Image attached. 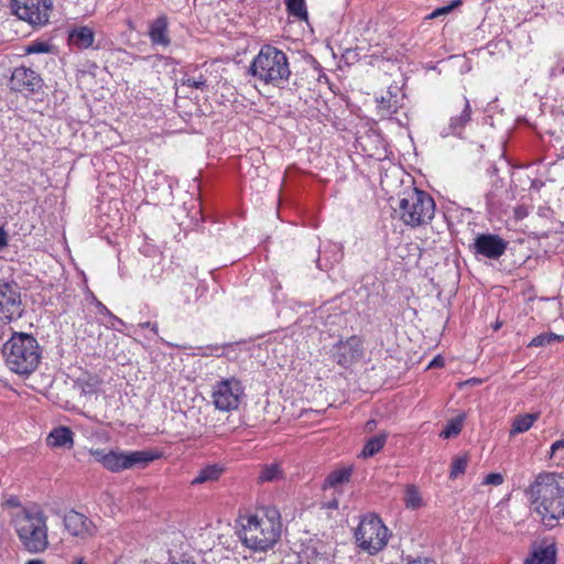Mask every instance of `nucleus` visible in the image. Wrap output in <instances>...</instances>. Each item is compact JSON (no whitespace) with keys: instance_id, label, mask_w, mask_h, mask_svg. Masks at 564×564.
Returning <instances> with one entry per match:
<instances>
[{"instance_id":"1","label":"nucleus","mask_w":564,"mask_h":564,"mask_svg":"<svg viewBox=\"0 0 564 564\" xmlns=\"http://www.w3.org/2000/svg\"><path fill=\"white\" fill-rule=\"evenodd\" d=\"M528 491L542 524L553 529L564 518V477L541 473Z\"/></svg>"},{"instance_id":"2","label":"nucleus","mask_w":564,"mask_h":564,"mask_svg":"<svg viewBox=\"0 0 564 564\" xmlns=\"http://www.w3.org/2000/svg\"><path fill=\"white\" fill-rule=\"evenodd\" d=\"M239 538L245 546L254 552H265L280 539L281 521L275 509H263L239 518Z\"/></svg>"},{"instance_id":"3","label":"nucleus","mask_w":564,"mask_h":564,"mask_svg":"<svg viewBox=\"0 0 564 564\" xmlns=\"http://www.w3.org/2000/svg\"><path fill=\"white\" fill-rule=\"evenodd\" d=\"M46 516L39 508H21L12 514V525L22 545L31 553L48 546Z\"/></svg>"},{"instance_id":"4","label":"nucleus","mask_w":564,"mask_h":564,"mask_svg":"<svg viewBox=\"0 0 564 564\" xmlns=\"http://www.w3.org/2000/svg\"><path fill=\"white\" fill-rule=\"evenodd\" d=\"M2 354L8 368L22 376L32 373L41 359L37 340L26 333L13 332L4 343Z\"/></svg>"},{"instance_id":"5","label":"nucleus","mask_w":564,"mask_h":564,"mask_svg":"<svg viewBox=\"0 0 564 564\" xmlns=\"http://www.w3.org/2000/svg\"><path fill=\"white\" fill-rule=\"evenodd\" d=\"M253 77L267 85L281 87L291 76L289 58L286 54L272 45H264L253 58L250 65Z\"/></svg>"},{"instance_id":"6","label":"nucleus","mask_w":564,"mask_h":564,"mask_svg":"<svg viewBox=\"0 0 564 564\" xmlns=\"http://www.w3.org/2000/svg\"><path fill=\"white\" fill-rule=\"evenodd\" d=\"M393 210L404 225L414 228L433 219L435 203L431 195L414 187L402 193Z\"/></svg>"},{"instance_id":"7","label":"nucleus","mask_w":564,"mask_h":564,"mask_svg":"<svg viewBox=\"0 0 564 564\" xmlns=\"http://www.w3.org/2000/svg\"><path fill=\"white\" fill-rule=\"evenodd\" d=\"M357 545L366 553L375 555L382 551L389 541V530L376 514L365 516L355 530Z\"/></svg>"},{"instance_id":"8","label":"nucleus","mask_w":564,"mask_h":564,"mask_svg":"<svg viewBox=\"0 0 564 564\" xmlns=\"http://www.w3.org/2000/svg\"><path fill=\"white\" fill-rule=\"evenodd\" d=\"M243 395V387L236 378H227L217 381L213 386L212 402L223 412L237 410Z\"/></svg>"},{"instance_id":"9","label":"nucleus","mask_w":564,"mask_h":564,"mask_svg":"<svg viewBox=\"0 0 564 564\" xmlns=\"http://www.w3.org/2000/svg\"><path fill=\"white\" fill-rule=\"evenodd\" d=\"M22 300L17 283L0 280V329L22 316Z\"/></svg>"},{"instance_id":"10","label":"nucleus","mask_w":564,"mask_h":564,"mask_svg":"<svg viewBox=\"0 0 564 564\" xmlns=\"http://www.w3.org/2000/svg\"><path fill=\"white\" fill-rule=\"evenodd\" d=\"M14 14L32 26L45 25L53 12L52 0H13Z\"/></svg>"},{"instance_id":"11","label":"nucleus","mask_w":564,"mask_h":564,"mask_svg":"<svg viewBox=\"0 0 564 564\" xmlns=\"http://www.w3.org/2000/svg\"><path fill=\"white\" fill-rule=\"evenodd\" d=\"M64 529L67 533L80 541H87L95 538L98 533V527L95 522L75 510H69L63 518Z\"/></svg>"},{"instance_id":"12","label":"nucleus","mask_w":564,"mask_h":564,"mask_svg":"<svg viewBox=\"0 0 564 564\" xmlns=\"http://www.w3.org/2000/svg\"><path fill=\"white\" fill-rule=\"evenodd\" d=\"M41 76L33 69L21 66L13 69L9 86L12 90L24 95L33 94L42 88Z\"/></svg>"},{"instance_id":"13","label":"nucleus","mask_w":564,"mask_h":564,"mask_svg":"<svg viewBox=\"0 0 564 564\" xmlns=\"http://www.w3.org/2000/svg\"><path fill=\"white\" fill-rule=\"evenodd\" d=\"M362 356V340L358 336H351L338 341L333 348V358L337 365L348 368Z\"/></svg>"},{"instance_id":"14","label":"nucleus","mask_w":564,"mask_h":564,"mask_svg":"<svg viewBox=\"0 0 564 564\" xmlns=\"http://www.w3.org/2000/svg\"><path fill=\"white\" fill-rule=\"evenodd\" d=\"M473 248L477 254L489 259H498L505 253L507 241L498 235L479 234L475 238Z\"/></svg>"},{"instance_id":"15","label":"nucleus","mask_w":564,"mask_h":564,"mask_svg":"<svg viewBox=\"0 0 564 564\" xmlns=\"http://www.w3.org/2000/svg\"><path fill=\"white\" fill-rule=\"evenodd\" d=\"M458 109L459 113L452 115L448 124L440 131L441 137L462 135L464 128L471 119V107L466 97L459 100Z\"/></svg>"},{"instance_id":"16","label":"nucleus","mask_w":564,"mask_h":564,"mask_svg":"<svg viewBox=\"0 0 564 564\" xmlns=\"http://www.w3.org/2000/svg\"><path fill=\"white\" fill-rule=\"evenodd\" d=\"M90 455L111 473H119L126 469L123 452L110 451L106 452L101 448L90 449Z\"/></svg>"},{"instance_id":"17","label":"nucleus","mask_w":564,"mask_h":564,"mask_svg":"<svg viewBox=\"0 0 564 564\" xmlns=\"http://www.w3.org/2000/svg\"><path fill=\"white\" fill-rule=\"evenodd\" d=\"M169 22L165 15H161L150 23L149 37L153 45L169 46Z\"/></svg>"},{"instance_id":"18","label":"nucleus","mask_w":564,"mask_h":564,"mask_svg":"<svg viewBox=\"0 0 564 564\" xmlns=\"http://www.w3.org/2000/svg\"><path fill=\"white\" fill-rule=\"evenodd\" d=\"M556 553L554 543L534 546L523 564H555Z\"/></svg>"},{"instance_id":"19","label":"nucleus","mask_w":564,"mask_h":564,"mask_svg":"<svg viewBox=\"0 0 564 564\" xmlns=\"http://www.w3.org/2000/svg\"><path fill=\"white\" fill-rule=\"evenodd\" d=\"M123 455L126 469L144 468L160 457V454L153 451L123 452Z\"/></svg>"},{"instance_id":"20","label":"nucleus","mask_w":564,"mask_h":564,"mask_svg":"<svg viewBox=\"0 0 564 564\" xmlns=\"http://www.w3.org/2000/svg\"><path fill=\"white\" fill-rule=\"evenodd\" d=\"M47 445L51 447H64L70 449L74 446V433L66 426L55 427L47 436Z\"/></svg>"},{"instance_id":"21","label":"nucleus","mask_w":564,"mask_h":564,"mask_svg":"<svg viewBox=\"0 0 564 564\" xmlns=\"http://www.w3.org/2000/svg\"><path fill=\"white\" fill-rule=\"evenodd\" d=\"M69 42L79 48H87L93 45L95 34L88 26L75 28L69 32Z\"/></svg>"},{"instance_id":"22","label":"nucleus","mask_w":564,"mask_h":564,"mask_svg":"<svg viewBox=\"0 0 564 564\" xmlns=\"http://www.w3.org/2000/svg\"><path fill=\"white\" fill-rule=\"evenodd\" d=\"M388 438V433L381 432L378 435H375L367 440L362 451L359 454V457L361 458H369L375 456L377 453H379Z\"/></svg>"},{"instance_id":"23","label":"nucleus","mask_w":564,"mask_h":564,"mask_svg":"<svg viewBox=\"0 0 564 564\" xmlns=\"http://www.w3.org/2000/svg\"><path fill=\"white\" fill-rule=\"evenodd\" d=\"M224 469L217 464L208 465L202 468L196 477L191 481V485L197 486L209 481H216L221 476Z\"/></svg>"},{"instance_id":"24","label":"nucleus","mask_w":564,"mask_h":564,"mask_svg":"<svg viewBox=\"0 0 564 564\" xmlns=\"http://www.w3.org/2000/svg\"><path fill=\"white\" fill-rule=\"evenodd\" d=\"M351 474H352L351 467L336 469V470L332 471L326 477L323 488L324 489H327V488L336 489L339 486H341L343 484L348 482L350 480Z\"/></svg>"},{"instance_id":"25","label":"nucleus","mask_w":564,"mask_h":564,"mask_svg":"<svg viewBox=\"0 0 564 564\" xmlns=\"http://www.w3.org/2000/svg\"><path fill=\"white\" fill-rule=\"evenodd\" d=\"M181 87H191L198 90L207 89V79L202 73H197V69H194V73L185 72L183 76L178 80Z\"/></svg>"},{"instance_id":"26","label":"nucleus","mask_w":564,"mask_h":564,"mask_svg":"<svg viewBox=\"0 0 564 564\" xmlns=\"http://www.w3.org/2000/svg\"><path fill=\"white\" fill-rule=\"evenodd\" d=\"M538 419L539 413H527L514 417L510 430V435L512 436L529 431Z\"/></svg>"},{"instance_id":"27","label":"nucleus","mask_w":564,"mask_h":564,"mask_svg":"<svg viewBox=\"0 0 564 564\" xmlns=\"http://www.w3.org/2000/svg\"><path fill=\"white\" fill-rule=\"evenodd\" d=\"M403 500L406 509L415 510L423 506L422 496L414 485H408L405 487Z\"/></svg>"},{"instance_id":"28","label":"nucleus","mask_w":564,"mask_h":564,"mask_svg":"<svg viewBox=\"0 0 564 564\" xmlns=\"http://www.w3.org/2000/svg\"><path fill=\"white\" fill-rule=\"evenodd\" d=\"M464 421H465V414H459V415L451 419L446 423L443 431L440 433V436L445 440L457 436L462 432Z\"/></svg>"},{"instance_id":"29","label":"nucleus","mask_w":564,"mask_h":564,"mask_svg":"<svg viewBox=\"0 0 564 564\" xmlns=\"http://www.w3.org/2000/svg\"><path fill=\"white\" fill-rule=\"evenodd\" d=\"M282 478V469L279 464L264 465L259 475L261 482L275 481Z\"/></svg>"},{"instance_id":"30","label":"nucleus","mask_w":564,"mask_h":564,"mask_svg":"<svg viewBox=\"0 0 564 564\" xmlns=\"http://www.w3.org/2000/svg\"><path fill=\"white\" fill-rule=\"evenodd\" d=\"M285 4L291 15L300 20L307 19L305 0H285Z\"/></svg>"},{"instance_id":"31","label":"nucleus","mask_w":564,"mask_h":564,"mask_svg":"<svg viewBox=\"0 0 564 564\" xmlns=\"http://www.w3.org/2000/svg\"><path fill=\"white\" fill-rule=\"evenodd\" d=\"M398 108V100L391 94H389L388 97H381V99L378 100V109L381 116L395 113Z\"/></svg>"},{"instance_id":"32","label":"nucleus","mask_w":564,"mask_h":564,"mask_svg":"<svg viewBox=\"0 0 564 564\" xmlns=\"http://www.w3.org/2000/svg\"><path fill=\"white\" fill-rule=\"evenodd\" d=\"M468 458L467 456H457L453 459L449 477L455 479L463 475L467 468Z\"/></svg>"},{"instance_id":"33","label":"nucleus","mask_w":564,"mask_h":564,"mask_svg":"<svg viewBox=\"0 0 564 564\" xmlns=\"http://www.w3.org/2000/svg\"><path fill=\"white\" fill-rule=\"evenodd\" d=\"M562 338L563 337L561 335H556L554 333L541 334V335L534 337L531 340V343L529 344V346H533V347L546 346L554 341H560V340H562Z\"/></svg>"},{"instance_id":"34","label":"nucleus","mask_w":564,"mask_h":564,"mask_svg":"<svg viewBox=\"0 0 564 564\" xmlns=\"http://www.w3.org/2000/svg\"><path fill=\"white\" fill-rule=\"evenodd\" d=\"M306 564H329V558L325 553L317 552L315 549H307L305 552Z\"/></svg>"},{"instance_id":"35","label":"nucleus","mask_w":564,"mask_h":564,"mask_svg":"<svg viewBox=\"0 0 564 564\" xmlns=\"http://www.w3.org/2000/svg\"><path fill=\"white\" fill-rule=\"evenodd\" d=\"M459 3L458 1H454L452 4H448V6H444V7H441V8H437L435 9L431 14H430V19H435V18H438L441 15H445V14H448L453 8Z\"/></svg>"},{"instance_id":"36","label":"nucleus","mask_w":564,"mask_h":564,"mask_svg":"<svg viewBox=\"0 0 564 564\" xmlns=\"http://www.w3.org/2000/svg\"><path fill=\"white\" fill-rule=\"evenodd\" d=\"M503 482V477L499 473H491L487 475L482 481L484 485L499 486Z\"/></svg>"},{"instance_id":"37","label":"nucleus","mask_w":564,"mask_h":564,"mask_svg":"<svg viewBox=\"0 0 564 564\" xmlns=\"http://www.w3.org/2000/svg\"><path fill=\"white\" fill-rule=\"evenodd\" d=\"M94 302L96 303V307L98 310L99 314L106 315L109 317V319L112 321H119V317L113 315L106 305H104L100 301H98L96 297H94Z\"/></svg>"},{"instance_id":"38","label":"nucleus","mask_w":564,"mask_h":564,"mask_svg":"<svg viewBox=\"0 0 564 564\" xmlns=\"http://www.w3.org/2000/svg\"><path fill=\"white\" fill-rule=\"evenodd\" d=\"M406 564H436V562L427 557H417L409 561Z\"/></svg>"},{"instance_id":"39","label":"nucleus","mask_w":564,"mask_h":564,"mask_svg":"<svg viewBox=\"0 0 564 564\" xmlns=\"http://www.w3.org/2000/svg\"><path fill=\"white\" fill-rule=\"evenodd\" d=\"M220 350H221L220 346L206 347L205 351L202 355H204V356L217 355L218 356V351H220Z\"/></svg>"},{"instance_id":"40","label":"nucleus","mask_w":564,"mask_h":564,"mask_svg":"<svg viewBox=\"0 0 564 564\" xmlns=\"http://www.w3.org/2000/svg\"><path fill=\"white\" fill-rule=\"evenodd\" d=\"M29 52L31 53H40V52H46V45L39 43L30 46Z\"/></svg>"},{"instance_id":"41","label":"nucleus","mask_w":564,"mask_h":564,"mask_svg":"<svg viewBox=\"0 0 564 564\" xmlns=\"http://www.w3.org/2000/svg\"><path fill=\"white\" fill-rule=\"evenodd\" d=\"M561 448H564V441L558 440V441L554 442L551 446V456H553Z\"/></svg>"},{"instance_id":"42","label":"nucleus","mask_w":564,"mask_h":564,"mask_svg":"<svg viewBox=\"0 0 564 564\" xmlns=\"http://www.w3.org/2000/svg\"><path fill=\"white\" fill-rule=\"evenodd\" d=\"M8 245V235L3 228H0V249Z\"/></svg>"},{"instance_id":"43","label":"nucleus","mask_w":564,"mask_h":564,"mask_svg":"<svg viewBox=\"0 0 564 564\" xmlns=\"http://www.w3.org/2000/svg\"><path fill=\"white\" fill-rule=\"evenodd\" d=\"M139 327H141V328H150L154 334H158V325L156 324H152L151 322L140 323Z\"/></svg>"},{"instance_id":"44","label":"nucleus","mask_w":564,"mask_h":564,"mask_svg":"<svg viewBox=\"0 0 564 564\" xmlns=\"http://www.w3.org/2000/svg\"><path fill=\"white\" fill-rule=\"evenodd\" d=\"M377 427V421L376 420H369L365 424V431L368 433H371Z\"/></svg>"},{"instance_id":"45","label":"nucleus","mask_w":564,"mask_h":564,"mask_svg":"<svg viewBox=\"0 0 564 564\" xmlns=\"http://www.w3.org/2000/svg\"><path fill=\"white\" fill-rule=\"evenodd\" d=\"M118 325H124V323H123V321L121 318H119V321L109 319V324H108L109 328L116 329V330H120L118 328Z\"/></svg>"},{"instance_id":"46","label":"nucleus","mask_w":564,"mask_h":564,"mask_svg":"<svg viewBox=\"0 0 564 564\" xmlns=\"http://www.w3.org/2000/svg\"><path fill=\"white\" fill-rule=\"evenodd\" d=\"M443 366V359L441 357H436L434 358L430 365H429V368H433V367H442Z\"/></svg>"},{"instance_id":"47","label":"nucleus","mask_w":564,"mask_h":564,"mask_svg":"<svg viewBox=\"0 0 564 564\" xmlns=\"http://www.w3.org/2000/svg\"><path fill=\"white\" fill-rule=\"evenodd\" d=\"M327 508L329 509H337L338 508V501L336 499H333L330 500L329 502H327Z\"/></svg>"},{"instance_id":"48","label":"nucleus","mask_w":564,"mask_h":564,"mask_svg":"<svg viewBox=\"0 0 564 564\" xmlns=\"http://www.w3.org/2000/svg\"><path fill=\"white\" fill-rule=\"evenodd\" d=\"M72 564H87L84 557H75Z\"/></svg>"},{"instance_id":"49","label":"nucleus","mask_w":564,"mask_h":564,"mask_svg":"<svg viewBox=\"0 0 564 564\" xmlns=\"http://www.w3.org/2000/svg\"><path fill=\"white\" fill-rule=\"evenodd\" d=\"M28 564H43V562L41 560H31Z\"/></svg>"}]
</instances>
